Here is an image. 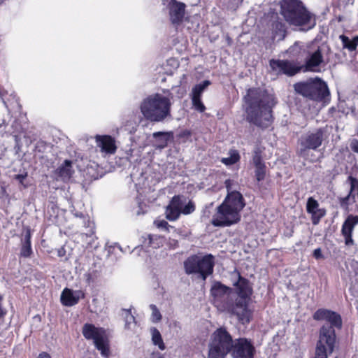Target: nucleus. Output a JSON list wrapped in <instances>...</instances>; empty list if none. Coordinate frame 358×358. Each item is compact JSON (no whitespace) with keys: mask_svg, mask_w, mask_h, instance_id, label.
Wrapping results in <instances>:
<instances>
[{"mask_svg":"<svg viewBox=\"0 0 358 358\" xmlns=\"http://www.w3.org/2000/svg\"><path fill=\"white\" fill-rule=\"evenodd\" d=\"M38 358H51V356L48 352H43L38 355Z\"/></svg>","mask_w":358,"mask_h":358,"instance_id":"obj_43","label":"nucleus"},{"mask_svg":"<svg viewBox=\"0 0 358 358\" xmlns=\"http://www.w3.org/2000/svg\"><path fill=\"white\" fill-rule=\"evenodd\" d=\"M313 318L315 320H325L334 329L337 327L338 329L342 327V319L339 314L336 312L327 310V309H318L313 315Z\"/></svg>","mask_w":358,"mask_h":358,"instance_id":"obj_16","label":"nucleus"},{"mask_svg":"<svg viewBox=\"0 0 358 358\" xmlns=\"http://www.w3.org/2000/svg\"><path fill=\"white\" fill-rule=\"evenodd\" d=\"M150 308L152 310V320L153 322H158L162 320V315L155 304H150Z\"/></svg>","mask_w":358,"mask_h":358,"instance_id":"obj_36","label":"nucleus"},{"mask_svg":"<svg viewBox=\"0 0 358 358\" xmlns=\"http://www.w3.org/2000/svg\"><path fill=\"white\" fill-rule=\"evenodd\" d=\"M246 120L265 128L272 122V109L277 103L275 96L261 88H250L243 97Z\"/></svg>","mask_w":358,"mask_h":358,"instance_id":"obj_1","label":"nucleus"},{"mask_svg":"<svg viewBox=\"0 0 358 358\" xmlns=\"http://www.w3.org/2000/svg\"><path fill=\"white\" fill-rule=\"evenodd\" d=\"M336 358H338V357H336Z\"/></svg>","mask_w":358,"mask_h":358,"instance_id":"obj_48","label":"nucleus"},{"mask_svg":"<svg viewBox=\"0 0 358 358\" xmlns=\"http://www.w3.org/2000/svg\"><path fill=\"white\" fill-rule=\"evenodd\" d=\"M313 256L316 259H320L322 257V254L320 248H317L313 251Z\"/></svg>","mask_w":358,"mask_h":358,"instance_id":"obj_42","label":"nucleus"},{"mask_svg":"<svg viewBox=\"0 0 358 358\" xmlns=\"http://www.w3.org/2000/svg\"><path fill=\"white\" fill-rule=\"evenodd\" d=\"M213 267L214 258L212 255L203 257L192 255L184 262L185 273L188 275L199 273L203 280L213 273Z\"/></svg>","mask_w":358,"mask_h":358,"instance_id":"obj_9","label":"nucleus"},{"mask_svg":"<svg viewBox=\"0 0 358 358\" xmlns=\"http://www.w3.org/2000/svg\"><path fill=\"white\" fill-rule=\"evenodd\" d=\"M27 177V173L17 174L14 176V178L19 182L24 188L27 187V185L24 183V180Z\"/></svg>","mask_w":358,"mask_h":358,"instance_id":"obj_38","label":"nucleus"},{"mask_svg":"<svg viewBox=\"0 0 358 358\" xmlns=\"http://www.w3.org/2000/svg\"><path fill=\"white\" fill-rule=\"evenodd\" d=\"M153 137L159 141L157 147L159 148H164L167 145L169 140V134L166 132L158 131L155 132L152 134Z\"/></svg>","mask_w":358,"mask_h":358,"instance_id":"obj_31","label":"nucleus"},{"mask_svg":"<svg viewBox=\"0 0 358 358\" xmlns=\"http://www.w3.org/2000/svg\"><path fill=\"white\" fill-rule=\"evenodd\" d=\"M85 297V294L81 290H73L64 288L61 294L60 300L65 306H73L77 304L80 299Z\"/></svg>","mask_w":358,"mask_h":358,"instance_id":"obj_20","label":"nucleus"},{"mask_svg":"<svg viewBox=\"0 0 358 358\" xmlns=\"http://www.w3.org/2000/svg\"><path fill=\"white\" fill-rule=\"evenodd\" d=\"M230 352L233 358H253L255 348L250 340L240 338L234 341Z\"/></svg>","mask_w":358,"mask_h":358,"instance_id":"obj_13","label":"nucleus"},{"mask_svg":"<svg viewBox=\"0 0 358 358\" xmlns=\"http://www.w3.org/2000/svg\"><path fill=\"white\" fill-rule=\"evenodd\" d=\"M252 163L255 166L264 165L265 163L262 160V152L259 148H256L252 155Z\"/></svg>","mask_w":358,"mask_h":358,"instance_id":"obj_34","label":"nucleus"},{"mask_svg":"<svg viewBox=\"0 0 358 358\" xmlns=\"http://www.w3.org/2000/svg\"><path fill=\"white\" fill-rule=\"evenodd\" d=\"M191 98H192V106H193L194 108L200 113L204 112L206 110V107L201 101V97H196V96H191Z\"/></svg>","mask_w":358,"mask_h":358,"instance_id":"obj_33","label":"nucleus"},{"mask_svg":"<svg viewBox=\"0 0 358 358\" xmlns=\"http://www.w3.org/2000/svg\"><path fill=\"white\" fill-rule=\"evenodd\" d=\"M225 185H226V187L227 189V191H228V194L230 193V189H231V187H230V185H231V180H226L225 182Z\"/></svg>","mask_w":358,"mask_h":358,"instance_id":"obj_44","label":"nucleus"},{"mask_svg":"<svg viewBox=\"0 0 358 358\" xmlns=\"http://www.w3.org/2000/svg\"><path fill=\"white\" fill-rule=\"evenodd\" d=\"M266 175V165L255 166V177L257 181H262L264 179Z\"/></svg>","mask_w":358,"mask_h":358,"instance_id":"obj_35","label":"nucleus"},{"mask_svg":"<svg viewBox=\"0 0 358 358\" xmlns=\"http://www.w3.org/2000/svg\"><path fill=\"white\" fill-rule=\"evenodd\" d=\"M32 253L31 245V232L29 229H27L22 240L20 255L24 257H29Z\"/></svg>","mask_w":358,"mask_h":358,"instance_id":"obj_25","label":"nucleus"},{"mask_svg":"<svg viewBox=\"0 0 358 358\" xmlns=\"http://www.w3.org/2000/svg\"><path fill=\"white\" fill-rule=\"evenodd\" d=\"M195 210V204L193 201H189L187 204H184L182 208L181 214L189 215Z\"/></svg>","mask_w":358,"mask_h":358,"instance_id":"obj_37","label":"nucleus"},{"mask_svg":"<svg viewBox=\"0 0 358 358\" xmlns=\"http://www.w3.org/2000/svg\"><path fill=\"white\" fill-rule=\"evenodd\" d=\"M229 157L221 159L222 163L227 166L233 165L240 160V155L236 150H230Z\"/></svg>","mask_w":358,"mask_h":358,"instance_id":"obj_28","label":"nucleus"},{"mask_svg":"<svg viewBox=\"0 0 358 358\" xmlns=\"http://www.w3.org/2000/svg\"><path fill=\"white\" fill-rule=\"evenodd\" d=\"M96 145L99 147L102 152L106 154H114L116 151L117 146L115 145V140L110 136L97 135L95 137Z\"/></svg>","mask_w":358,"mask_h":358,"instance_id":"obj_21","label":"nucleus"},{"mask_svg":"<svg viewBox=\"0 0 358 358\" xmlns=\"http://www.w3.org/2000/svg\"><path fill=\"white\" fill-rule=\"evenodd\" d=\"M154 223L157 228L164 229L166 231L169 230V227H170L168 222L165 220H156Z\"/></svg>","mask_w":358,"mask_h":358,"instance_id":"obj_39","label":"nucleus"},{"mask_svg":"<svg viewBox=\"0 0 358 358\" xmlns=\"http://www.w3.org/2000/svg\"><path fill=\"white\" fill-rule=\"evenodd\" d=\"M150 333H151V336H152V343L155 345L158 346V348L161 350H165L166 346L163 341V339H162V335H161L159 331L155 327H152L150 329Z\"/></svg>","mask_w":358,"mask_h":358,"instance_id":"obj_27","label":"nucleus"},{"mask_svg":"<svg viewBox=\"0 0 358 358\" xmlns=\"http://www.w3.org/2000/svg\"><path fill=\"white\" fill-rule=\"evenodd\" d=\"M348 180L350 182V191L348 196L345 197L341 198L340 200V204L343 208H347L348 205V200L349 198L352 194V192L355 189L356 185L358 183V180L357 178L352 177V176H350L348 178Z\"/></svg>","mask_w":358,"mask_h":358,"instance_id":"obj_29","label":"nucleus"},{"mask_svg":"<svg viewBox=\"0 0 358 358\" xmlns=\"http://www.w3.org/2000/svg\"><path fill=\"white\" fill-rule=\"evenodd\" d=\"M210 85V82L207 80L196 85L192 88L191 96H196V97H201L203 92Z\"/></svg>","mask_w":358,"mask_h":358,"instance_id":"obj_30","label":"nucleus"},{"mask_svg":"<svg viewBox=\"0 0 358 358\" xmlns=\"http://www.w3.org/2000/svg\"><path fill=\"white\" fill-rule=\"evenodd\" d=\"M212 303L220 312H227L236 317L243 324H248L243 312V299L236 301V293L220 282H215L211 289Z\"/></svg>","mask_w":358,"mask_h":358,"instance_id":"obj_2","label":"nucleus"},{"mask_svg":"<svg viewBox=\"0 0 358 358\" xmlns=\"http://www.w3.org/2000/svg\"><path fill=\"white\" fill-rule=\"evenodd\" d=\"M171 99L172 95L169 90L152 94L141 101V113L150 122H164L171 117Z\"/></svg>","mask_w":358,"mask_h":358,"instance_id":"obj_4","label":"nucleus"},{"mask_svg":"<svg viewBox=\"0 0 358 358\" xmlns=\"http://www.w3.org/2000/svg\"><path fill=\"white\" fill-rule=\"evenodd\" d=\"M350 148L352 151L358 153V140H357V139L352 140L350 143Z\"/></svg>","mask_w":358,"mask_h":358,"instance_id":"obj_40","label":"nucleus"},{"mask_svg":"<svg viewBox=\"0 0 358 358\" xmlns=\"http://www.w3.org/2000/svg\"><path fill=\"white\" fill-rule=\"evenodd\" d=\"M234 285L236 287L238 292L236 293V301L239 299H243V312L245 315V318L249 323L252 318V313L248 308V303L250 299L251 288L249 285V282L247 279L241 277L238 274V280L237 282L234 283Z\"/></svg>","mask_w":358,"mask_h":358,"instance_id":"obj_12","label":"nucleus"},{"mask_svg":"<svg viewBox=\"0 0 358 358\" xmlns=\"http://www.w3.org/2000/svg\"><path fill=\"white\" fill-rule=\"evenodd\" d=\"M155 358H166L164 355H158Z\"/></svg>","mask_w":358,"mask_h":358,"instance_id":"obj_46","label":"nucleus"},{"mask_svg":"<svg viewBox=\"0 0 358 358\" xmlns=\"http://www.w3.org/2000/svg\"><path fill=\"white\" fill-rule=\"evenodd\" d=\"M55 173L61 180L64 182L69 180L74 173L72 167V162L68 159L65 160L64 162L57 169Z\"/></svg>","mask_w":358,"mask_h":358,"instance_id":"obj_23","label":"nucleus"},{"mask_svg":"<svg viewBox=\"0 0 358 358\" xmlns=\"http://www.w3.org/2000/svg\"><path fill=\"white\" fill-rule=\"evenodd\" d=\"M306 210L312 215V222L313 224L319 223L320 219L324 216L325 210L319 208V203L317 200L313 197L308 199L306 203Z\"/></svg>","mask_w":358,"mask_h":358,"instance_id":"obj_22","label":"nucleus"},{"mask_svg":"<svg viewBox=\"0 0 358 358\" xmlns=\"http://www.w3.org/2000/svg\"><path fill=\"white\" fill-rule=\"evenodd\" d=\"M76 215L77 217H82L83 216V213H77V214H76Z\"/></svg>","mask_w":358,"mask_h":358,"instance_id":"obj_47","label":"nucleus"},{"mask_svg":"<svg viewBox=\"0 0 358 358\" xmlns=\"http://www.w3.org/2000/svg\"><path fill=\"white\" fill-rule=\"evenodd\" d=\"M294 88L299 94L316 101L325 99L330 94L326 83L318 78L296 83Z\"/></svg>","mask_w":358,"mask_h":358,"instance_id":"obj_8","label":"nucleus"},{"mask_svg":"<svg viewBox=\"0 0 358 358\" xmlns=\"http://www.w3.org/2000/svg\"><path fill=\"white\" fill-rule=\"evenodd\" d=\"M143 245L153 248H159L163 244V238L158 235L148 234L144 238Z\"/></svg>","mask_w":358,"mask_h":358,"instance_id":"obj_26","label":"nucleus"},{"mask_svg":"<svg viewBox=\"0 0 358 358\" xmlns=\"http://www.w3.org/2000/svg\"><path fill=\"white\" fill-rule=\"evenodd\" d=\"M212 303L220 312H227L236 317L243 324H248L243 312V299L236 301V293L220 282H215L211 289Z\"/></svg>","mask_w":358,"mask_h":358,"instance_id":"obj_3","label":"nucleus"},{"mask_svg":"<svg viewBox=\"0 0 358 358\" xmlns=\"http://www.w3.org/2000/svg\"><path fill=\"white\" fill-rule=\"evenodd\" d=\"M339 39L342 43L343 49L348 50L349 52L356 51L358 45V35L354 36L352 39L344 34L339 36Z\"/></svg>","mask_w":358,"mask_h":358,"instance_id":"obj_24","label":"nucleus"},{"mask_svg":"<svg viewBox=\"0 0 358 358\" xmlns=\"http://www.w3.org/2000/svg\"><path fill=\"white\" fill-rule=\"evenodd\" d=\"M325 132L324 128H319L303 135L300 139V155H305L308 150H316L321 146Z\"/></svg>","mask_w":358,"mask_h":358,"instance_id":"obj_11","label":"nucleus"},{"mask_svg":"<svg viewBox=\"0 0 358 358\" xmlns=\"http://www.w3.org/2000/svg\"><path fill=\"white\" fill-rule=\"evenodd\" d=\"M281 13L285 20L290 24L305 26L306 30L313 29L316 20L299 0H283Z\"/></svg>","mask_w":358,"mask_h":358,"instance_id":"obj_6","label":"nucleus"},{"mask_svg":"<svg viewBox=\"0 0 358 358\" xmlns=\"http://www.w3.org/2000/svg\"><path fill=\"white\" fill-rule=\"evenodd\" d=\"M234 341L226 328H218L211 335L208 358H224L231 352Z\"/></svg>","mask_w":358,"mask_h":358,"instance_id":"obj_7","label":"nucleus"},{"mask_svg":"<svg viewBox=\"0 0 358 358\" xmlns=\"http://www.w3.org/2000/svg\"><path fill=\"white\" fill-rule=\"evenodd\" d=\"M324 59L320 48L314 52H309L305 59L304 65L301 66L303 71H320V66L323 63Z\"/></svg>","mask_w":358,"mask_h":358,"instance_id":"obj_15","label":"nucleus"},{"mask_svg":"<svg viewBox=\"0 0 358 358\" xmlns=\"http://www.w3.org/2000/svg\"><path fill=\"white\" fill-rule=\"evenodd\" d=\"M183 196L175 195L166 208V218L169 221H176L181 214L182 208L185 203Z\"/></svg>","mask_w":358,"mask_h":358,"instance_id":"obj_14","label":"nucleus"},{"mask_svg":"<svg viewBox=\"0 0 358 358\" xmlns=\"http://www.w3.org/2000/svg\"><path fill=\"white\" fill-rule=\"evenodd\" d=\"M245 206L242 194L236 191L227 194L221 205L217 208L213 216L211 224L215 227H229L236 224L241 220L240 213Z\"/></svg>","mask_w":358,"mask_h":358,"instance_id":"obj_5","label":"nucleus"},{"mask_svg":"<svg viewBox=\"0 0 358 358\" xmlns=\"http://www.w3.org/2000/svg\"><path fill=\"white\" fill-rule=\"evenodd\" d=\"M2 300H3V298L0 295V319L3 318L4 317V315H6V311L2 305Z\"/></svg>","mask_w":358,"mask_h":358,"instance_id":"obj_41","label":"nucleus"},{"mask_svg":"<svg viewBox=\"0 0 358 358\" xmlns=\"http://www.w3.org/2000/svg\"><path fill=\"white\" fill-rule=\"evenodd\" d=\"M85 278H86V281L87 282V283H90L91 282V280H92V278H91V274L90 273H86L85 275Z\"/></svg>","mask_w":358,"mask_h":358,"instance_id":"obj_45","label":"nucleus"},{"mask_svg":"<svg viewBox=\"0 0 358 358\" xmlns=\"http://www.w3.org/2000/svg\"><path fill=\"white\" fill-rule=\"evenodd\" d=\"M167 9L172 24H180L185 16V4L176 0H171L167 5Z\"/></svg>","mask_w":358,"mask_h":358,"instance_id":"obj_18","label":"nucleus"},{"mask_svg":"<svg viewBox=\"0 0 358 358\" xmlns=\"http://www.w3.org/2000/svg\"><path fill=\"white\" fill-rule=\"evenodd\" d=\"M83 334L87 340H93L94 343L103 357L109 355L108 341L105 330L92 324H85L83 327Z\"/></svg>","mask_w":358,"mask_h":358,"instance_id":"obj_10","label":"nucleus"},{"mask_svg":"<svg viewBox=\"0 0 358 358\" xmlns=\"http://www.w3.org/2000/svg\"><path fill=\"white\" fill-rule=\"evenodd\" d=\"M357 224L358 215H349L344 221L341 228V234L345 238L346 245H354L352 232L355 227Z\"/></svg>","mask_w":358,"mask_h":358,"instance_id":"obj_19","label":"nucleus"},{"mask_svg":"<svg viewBox=\"0 0 358 358\" xmlns=\"http://www.w3.org/2000/svg\"><path fill=\"white\" fill-rule=\"evenodd\" d=\"M270 66L273 71L277 73H282L289 76H292L300 71L301 67H296L289 61L271 59L269 62Z\"/></svg>","mask_w":358,"mask_h":358,"instance_id":"obj_17","label":"nucleus"},{"mask_svg":"<svg viewBox=\"0 0 358 358\" xmlns=\"http://www.w3.org/2000/svg\"><path fill=\"white\" fill-rule=\"evenodd\" d=\"M123 316L124 317L126 329H131L132 326L136 325L135 317L131 314L130 310H123Z\"/></svg>","mask_w":358,"mask_h":358,"instance_id":"obj_32","label":"nucleus"}]
</instances>
